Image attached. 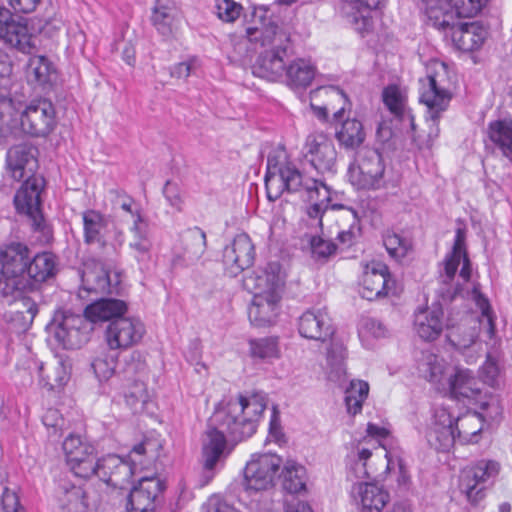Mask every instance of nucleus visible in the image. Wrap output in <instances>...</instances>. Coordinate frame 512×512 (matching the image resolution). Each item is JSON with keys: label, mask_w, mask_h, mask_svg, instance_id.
<instances>
[{"label": "nucleus", "mask_w": 512, "mask_h": 512, "mask_svg": "<svg viewBox=\"0 0 512 512\" xmlns=\"http://www.w3.org/2000/svg\"><path fill=\"white\" fill-rule=\"evenodd\" d=\"M246 36L250 42L265 48L253 66L254 75L269 81L282 80L292 53L291 41L289 34L273 20L268 8H253L251 21L246 27Z\"/></svg>", "instance_id": "nucleus-1"}, {"label": "nucleus", "mask_w": 512, "mask_h": 512, "mask_svg": "<svg viewBox=\"0 0 512 512\" xmlns=\"http://www.w3.org/2000/svg\"><path fill=\"white\" fill-rule=\"evenodd\" d=\"M282 155L269 154L265 186L270 201L277 200L285 191L289 193L304 191L313 204L308 207L307 215L322 227V217L330 203V189L320 180L304 177L291 162L281 159Z\"/></svg>", "instance_id": "nucleus-2"}, {"label": "nucleus", "mask_w": 512, "mask_h": 512, "mask_svg": "<svg viewBox=\"0 0 512 512\" xmlns=\"http://www.w3.org/2000/svg\"><path fill=\"white\" fill-rule=\"evenodd\" d=\"M127 311L125 301L115 298H102L88 305L84 315L70 310L57 311L50 324L56 341L64 349H77L88 339L92 330L89 322L109 321L122 318Z\"/></svg>", "instance_id": "nucleus-3"}, {"label": "nucleus", "mask_w": 512, "mask_h": 512, "mask_svg": "<svg viewBox=\"0 0 512 512\" xmlns=\"http://www.w3.org/2000/svg\"><path fill=\"white\" fill-rule=\"evenodd\" d=\"M84 242L86 244H97L103 252L99 255L98 262L101 265L99 271L90 269L85 264L82 273V285L88 292L113 293L115 287L111 284L110 269L117 262V251L113 244L105 241L107 221L102 214L95 210H87L82 214Z\"/></svg>", "instance_id": "nucleus-4"}, {"label": "nucleus", "mask_w": 512, "mask_h": 512, "mask_svg": "<svg viewBox=\"0 0 512 512\" xmlns=\"http://www.w3.org/2000/svg\"><path fill=\"white\" fill-rule=\"evenodd\" d=\"M256 292L248 310V317L256 327H269L276 323L281 311L284 276L280 264L268 263L264 270L250 278Z\"/></svg>", "instance_id": "nucleus-5"}, {"label": "nucleus", "mask_w": 512, "mask_h": 512, "mask_svg": "<svg viewBox=\"0 0 512 512\" xmlns=\"http://www.w3.org/2000/svg\"><path fill=\"white\" fill-rule=\"evenodd\" d=\"M265 409L266 399L263 395L239 396L230 399L224 407L218 409L213 421L233 440L242 441L256 432L258 421Z\"/></svg>", "instance_id": "nucleus-6"}, {"label": "nucleus", "mask_w": 512, "mask_h": 512, "mask_svg": "<svg viewBox=\"0 0 512 512\" xmlns=\"http://www.w3.org/2000/svg\"><path fill=\"white\" fill-rule=\"evenodd\" d=\"M31 248L20 241H11L0 246V291L9 301L21 298V286L27 272Z\"/></svg>", "instance_id": "nucleus-7"}, {"label": "nucleus", "mask_w": 512, "mask_h": 512, "mask_svg": "<svg viewBox=\"0 0 512 512\" xmlns=\"http://www.w3.org/2000/svg\"><path fill=\"white\" fill-rule=\"evenodd\" d=\"M26 270L27 272L23 279L27 283L21 286V298H18L25 310L16 311V316H21L24 319V329L32 324L34 317L38 313L37 304L24 295L37 290L42 283L56 276L58 271L57 257L52 252L42 251L33 253L31 250Z\"/></svg>", "instance_id": "nucleus-8"}, {"label": "nucleus", "mask_w": 512, "mask_h": 512, "mask_svg": "<svg viewBox=\"0 0 512 512\" xmlns=\"http://www.w3.org/2000/svg\"><path fill=\"white\" fill-rule=\"evenodd\" d=\"M466 236V227L459 223V226L455 230V239L452 250L446 255L445 259L440 264L438 277L440 286L437 289V293L444 302L453 300L461 290L460 284L455 282L456 272L461 260L463 265L459 272V276L464 282H467L470 279L471 266L466 251Z\"/></svg>", "instance_id": "nucleus-9"}, {"label": "nucleus", "mask_w": 512, "mask_h": 512, "mask_svg": "<svg viewBox=\"0 0 512 512\" xmlns=\"http://www.w3.org/2000/svg\"><path fill=\"white\" fill-rule=\"evenodd\" d=\"M349 182L358 190H379L385 187V165L378 150L359 148L347 170Z\"/></svg>", "instance_id": "nucleus-10"}, {"label": "nucleus", "mask_w": 512, "mask_h": 512, "mask_svg": "<svg viewBox=\"0 0 512 512\" xmlns=\"http://www.w3.org/2000/svg\"><path fill=\"white\" fill-rule=\"evenodd\" d=\"M44 187L43 176L28 177L17 190L13 201L17 212L28 217L33 230L41 232L48 239L51 231L41 211V193Z\"/></svg>", "instance_id": "nucleus-11"}, {"label": "nucleus", "mask_w": 512, "mask_h": 512, "mask_svg": "<svg viewBox=\"0 0 512 512\" xmlns=\"http://www.w3.org/2000/svg\"><path fill=\"white\" fill-rule=\"evenodd\" d=\"M501 465L492 459H481L462 471L460 488L467 500L477 504L485 497L486 484L493 483L498 477Z\"/></svg>", "instance_id": "nucleus-12"}, {"label": "nucleus", "mask_w": 512, "mask_h": 512, "mask_svg": "<svg viewBox=\"0 0 512 512\" xmlns=\"http://www.w3.org/2000/svg\"><path fill=\"white\" fill-rule=\"evenodd\" d=\"M443 81V75L440 73H429L424 78L419 79V101L426 106V117L433 122L436 135L439 131L436 122L448 108L452 98Z\"/></svg>", "instance_id": "nucleus-13"}, {"label": "nucleus", "mask_w": 512, "mask_h": 512, "mask_svg": "<svg viewBox=\"0 0 512 512\" xmlns=\"http://www.w3.org/2000/svg\"><path fill=\"white\" fill-rule=\"evenodd\" d=\"M21 129L32 137H46L56 126V112L51 101L33 100L21 114Z\"/></svg>", "instance_id": "nucleus-14"}, {"label": "nucleus", "mask_w": 512, "mask_h": 512, "mask_svg": "<svg viewBox=\"0 0 512 512\" xmlns=\"http://www.w3.org/2000/svg\"><path fill=\"white\" fill-rule=\"evenodd\" d=\"M281 463L276 454L253 455L244 469L246 489L262 491L272 487Z\"/></svg>", "instance_id": "nucleus-15"}, {"label": "nucleus", "mask_w": 512, "mask_h": 512, "mask_svg": "<svg viewBox=\"0 0 512 512\" xmlns=\"http://www.w3.org/2000/svg\"><path fill=\"white\" fill-rule=\"evenodd\" d=\"M67 465L75 476L90 478L94 476L96 464L95 447L79 435H69L63 442Z\"/></svg>", "instance_id": "nucleus-16"}, {"label": "nucleus", "mask_w": 512, "mask_h": 512, "mask_svg": "<svg viewBox=\"0 0 512 512\" xmlns=\"http://www.w3.org/2000/svg\"><path fill=\"white\" fill-rule=\"evenodd\" d=\"M452 325L451 318H445L443 305L440 301L430 306L418 309L414 314V328L417 335L425 341H434L439 338L443 330H449Z\"/></svg>", "instance_id": "nucleus-17"}, {"label": "nucleus", "mask_w": 512, "mask_h": 512, "mask_svg": "<svg viewBox=\"0 0 512 512\" xmlns=\"http://www.w3.org/2000/svg\"><path fill=\"white\" fill-rule=\"evenodd\" d=\"M145 333L138 319L122 317L112 320L105 331L108 348L112 351L127 349L137 344Z\"/></svg>", "instance_id": "nucleus-18"}, {"label": "nucleus", "mask_w": 512, "mask_h": 512, "mask_svg": "<svg viewBox=\"0 0 512 512\" xmlns=\"http://www.w3.org/2000/svg\"><path fill=\"white\" fill-rule=\"evenodd\" d=\"M305 157L311 165L321 173L334 171L337 152L333 142L322 132H314L307 136Z\"/></svg>", "instance_id": "nucleus-19"}, {"label": "nucleus", "mask_w": 512, "mask_h": 512, "mask_svg": "<svg viewBox=\"0 0 512 512\" xmlns=\"http://www.w3.org/2000/svg\"><path fill=\"white\" fill-rule=\"evenodd\" d=\"M93 469L101 481L119 489H126L134 474L132 464L114 454L97 459Z\"/></svg>", "instance_id": "nucleus-20"}, {"label": "nucleus", "mask_w": 512, "mask_h": 512, "mask_svg": "<svg viewBox=\"0 0 512 512\" xmlns=\"http://www.w3.org/2000/svg\"><path fill=\"white\" fill-rule=\"evenodd\" d=\"M255 260V247L246 233L236 235L232 243L224 248L223 263L230 276L251 267Z\"/></svg>", "instance_id": "nucleus-21"}, {"label": "nucleus", "mask_w": 512, "mask_h": 512, "mask_svg": "<svg viewBox=\"0 0 512 512\" xmlns=\"http://www.w3.org/2000/svg\"><path fill=\"white\" fill-rule=\"evenodd\" d=\"M0 39L22 53H30L33 48L32 36L24 19L13 16L3 7H0Z\"/></svg>", "instance_id": "nucleus-22"}, {"label": "nucleus", "mask_w": 512, "mask_h": 512, "mask_svg": "<svg viewBox=\"0 0 512 512\" xmlns=\"http://www.w3.org/2000/svg\"><path fill=\"white\" fill-rule=\"evenodd\" d=\"M396 282L392 279L389 269L382 262L367 265L363 275L360 295L369 301L385 297L395 289Z\"/></svg>", "instance_id": "nucleus-23"}, {"label": "nucleus", "mask_w": 512, "mask_h": 512, "mask_svg": "<svg viewBox=\"0 0 512 512\" xmlns=\"http://www.w3.org/2000/svg\"><path fill=\"white\" fill-rule=\"evenodd\" d=\"M165 489V483L158 477L142 478L134 486L128 497L127 506L130 512H154L160 502V496Z\"/></svg>", "instance_id": "nucleus-24"}, {"label": "nucleus", "mask_w": 512, "mask_h": 512, "mask_svg": "<svg viewBox=\"0 0 512 512\" xmlns=\"http://www.w3.org/2000/svg\"><path fill=\"white\" fill-rule=\"evenodd\" d=\"M37 155V147L31 144H19L11 147L7 153V166L11 177L15 181H21L24 178L39 176L36 174Z\"/></svg>", "instance_id": "nucleus-25"}, {"label": "nucleus", "mask_w": 512, "mask_h": 512, "mask_svg": "<svg viewBox=\"0 0 512 512\" xmlns=\"http://www.w3.org/2000/svg\"><path fill=\"white\" fill-rule=\"evenodd\" d=\"M131 237L128 247L131 256L137 261L141 271L149 269L152 263L153 243L149 234L147 223L140 213H136V219L130 228Z\"/></svg>", "instance_id": "nucleus-26"}, {"label": "nucleus", "mask_w": 512, "mask_h": 512, "mask_svg": "<svg viewBox=\"0 0 512 512\" xmlns=\"http://www.w3.org/2000/svg\"><path fill=\"white\" fill-rule=\"evenodd\" d=\"M299 334L307 339L326 341L334 334L332 320L326 308L309 309L298 321Z\"/></svg>", "instance_id": "nucleus-27"}, {"label": "nucleus", "mask_w": 512, "mask_h": 512, "mask_svg": "<svg viewBox=\"0 0 512 512\" xmlns=\"http://www.w3.org/2000/svg\"><path fill=\"white\" fill-rule=\"evenodd\" d=\"M427 439L431 447L438 451H449L458 441L454 419L445 408L436 409L434 420L428 431Z\"/></svg>", "instance_id": "nucleus-28"}, {"label": "nucleus", "mask_w": 512, "mask_h": 512, "mask_svg": "<svg viewBox=\"0 0 512 512\" xmlns=\"http://www.w3.org/2000/svg\"><path fill=\"white\" fill-rule=\"evenodd\" d=\"M487 32L476 22H462L457 19L448 31V37L462 51L479 49L486 38Z\"/></svg>", "instance_id": "nucleus-29"}, {"label": "nucleus", "mask_w": 512, "mask_h": 512, "mask_svg": "<svg viewBox=\"0 0 512 512\" xmlns=\"http://www.w3.org/2000/svg\"><path fill=\"white\" fill-rule=\"evenodd\" d=\"M419 9L427 25L442 31L445 37H448V31L457 20L450 3L442 0H421Z\"/></svg>", "instance_id": "nucleus-30"}, {"label": "nucleus", "mask_w": 512, "mask_h": 512, "mask_svg": "<svg viewBox=\"0 0 512 512\" xmlns=\"http://www.w3.org/2000/svg\"><path fill=\"white\" fill-rule=\"evenodd\" d=\"M451 398L458 401L476 400L481 390L469 369L454 368L446 381Z\"/></svg>", "instance_id": "nucleus-31"}, {"label": "nucleus", "mask_w": 512, "mask_h": 512, "mask_svg": "<svg viewBox=\"0 0 512 512\" xmlns=\"http://www.w3.org/2000/svg\"><path fill=\"white\" fill-rule=\"evenodd\" d=\"M225 430L211 427L206 431L203 443L204 474L209 480L214 476V467L222 456L226 447Z\"/></svg>", "instance_id": "nucleus-32"}, {"label": "nucleus", "mask_w": 512, "mask_h": 512, "mask_svg": "<svg viewBox=\"0 0 512 512\" xmlns=\"http://www.w3.org/2000/svg\"><path fill=\"white\" fill-rule=\"evenodd\" d=\"M179 21L180 10L173 0H156L152 13V23L162 36H172Z\"/></svg>", "instance_id": "nucleus-33"}, {"label": "nucleus", "mask_w": 512, "mask_h": 512, "mask_svg": "<svg viewBox=\"0 0 512 512\" xmlns=\"http://www.w3.org/2000/svg\"><path fill=\"white\" fill-rule=\"evenodd\" d=\"M453 369L444 359L431 352H423L417 365L418 373L422 378L441 386L445 385V379L449 378Z\"/></svg>", "instance_id": "nucleus-34"}, {"label": "nucleus", "mask_w": 512, "mask_h": 512, "mask_svg": "<svg viewBox=\"0 0 512 512\" xmlns=\"http://www.w3.org/2000/svg\"><path fill=\"white\" fill-rule=\"evenodd\" d=\"M352 494L359 497L362 512H381L389 500V494L383 488L371 483L355 485Z\"/></svg>", "instance_id": "nucleus-35"}, {"label": "nucleus", "mask_w": 512, "mask_h": 512, "mask_svg": "<svg viewBox=\"0 0 512 512\" xmlns=\"http://www.w3.org/2000/svg\"><path fill=\"white\" fill-rule=\"evenodd\" d=\"M315 67L307 60L298 58L287 65L282 80L293 90L307 88L315 77Z\"/></svg>", "instance_id": "nucleus-36"}, {"label": "nucleus", "mask_w": 512, "mask_h": 512, "mask_svg": "<svg viewBox=\"0 0 512 512\" xmlns=\"http://www.w3.org/2000/svg\"><path fill=\"white\" fill-rule=\"evenodd\" d=\"M386 0H355L354 12H347V19L353 28L360 34L368 32L373 25L371 11L380 9Z\"/></svg>", "instance_id": "nucleus-37"}, {"label": "nucleus", "mask_w": 512, "mask_h": 512, "mask_svg": "<svg viewBox=\"0 0 512 512\" xmlns=\"http://www.w3.org/2000/svg\"><path fill=\"white\" fill-rule=\"evenodd\" d=\"M454 426L460 444L477 443L483 428V416L479 412H468L454 419Z\"/></svg>", "instance_id": "nucleus-38"}, {"label": "nucleus", "mask_w": 512, "mask_h": 512, "mask_svg": "<svg viewBox=\"0 0 512 512\" xmlns=\"http://www.w3.org/2000/svg\"><path fill=\"white\" fill-rule=\"evenodd\" d=\"M480 322L471 320L470 322H463L457 326H450L446 337L448 342L457 350H465L470 348L479 337Z\"/></svg>", "instance_id": "nucleus-39"}, {"label": "nucleus", "mask_w": 512, "mask_h": 512, "mask_svg": "<svg viewBox=\"0 0 512 512\" xmlns=\"http://www.w3.org/2000/svg\"><path fill=\"white\" fill-rule=\"evenodd\" d=\"M335 137L345 149H359L366 138V133L361 121L356 118L346 119L336 130Z\"/></svg>", "instance_id": "nucleus-40"}, {"label": "nucleus", "mask_w": 512, "mask_h": 512, "mask_svg": "<svg viewBox=\"0 0 512 512\" xmlns=\"http://www.w3.org/2000/svg\"><path fill=\"white\" fill-rule=\"evenodd\" d=\"M346 348L344 344L332 339L327 349L328 378L334 382H342L346 376Z\"/></svg>", "instance_id": "nucleus-41"}, {"label": "nucleus", "mask_w": 512, "mask_h": 512, "mask_svg": "<svg viewBox=\"0 0 512 512\" xmlns=\"http://www.w3.org/2000/svg\"><path fill=\"white\" fill-rule=\"evenodd\" d=\"M54 74V67L45 56H34L29 59L27 66V78L29 82L45 87L51 84Z\"/></svg>", "instance_id": "nucleus-42"}, {"label": "nucleus", "mask_w": 512, "mask_h": 512, "mask_svg": "<svg viewBox=\"0 0 512 512\" xmlns=\"http://www.w3.org/2000/svg\"><path fill=\"white\" fill-rule=\"evenodd\" d=\"M490 140L501 150L506 157L512 155V121L497 120L488 126Z\"/></svg>", "instance_id": "nucleus-43"}, {"label": "nucleus", "mask_w": 512, "mask_h": 512, "mask_svg": "<svg viewBox=\"0 0 512 512\" xmlns=\"http://www.w3.org/2000/svg\"><path fill=\"white\" fill-rule=\"evenodd\" d=\"M181 241L185 254L192 261L200 259L206 250V233L199 227L187 229Z\"/></svg>", "instance_id": "nucleus-44"}, {"label": "nucleus", "mask_w": 512, "mask_h": 512, "mask_svg": "<svg viewBox=\"0 0 512 512\" xmlns=\"http://www.w3.org/2000/svg\"><path fill=\"white\" fill-rule=\"evenodd\" d=\"M283 488L291 494H296L306 489V469L295 462H287L283 472Z\"/></svg>", "instance_id": "nucleus-45"}, {"label": "nucleus", "mask_w": 512, "mask_h": 512, "mask_svg": "<svg viewBox=\"0 0 512 512\" xmlns=\"http://www.w3.org/2000/svg\"><path fill=\"white\" fill-rule=\"evenodd\" d=\"M45 372L46 369L41 365L39 367L40 383L49 390L62 388L70 377L69 367L62 360L57 361V364L50 368L46 374Z\"/></svg>", "instance_id": "nucleus-46"}, {"label": "nucleus", "mask_w": 512, "mask_h": 512, "mask_svg": "<svg viewBox=\"0 0 512 512\" xmlns=\"http://www.w3.org/2000/svg\"><path fill=\"white\" fill-rule=\"evenodd\" d=\"M369 393V385L362 380H352L345 391V404L351 415L361 412L362 405Z\"/></svg>", "instance_id": "nucleus-47"}, {"label": "nucleus", "mask_w": 512, "mask_h": 512, "mask_svg": "<svg viewBox=\"0 0 512 512\" xmlns=\"http://www.w3.org/2000/svg\"><path fill=\"white\" fill-rule=\"evenodd\" d=\"M117 356V353L110 349L101 348L97 351L91 367L99 381L108 380L114 374Z\"/></svg>", "instance_id": "nucleus-48"}, {"label": "nucleus", "mask_w": 512, "mask_h": 512, "mask_svg": "<svg viewBox=\"0 0 512 512\" xmlns=\"http://www.w3.org/2000/svg\"><path fill=\"white\" fill-rule=\"evenodd\" d=\"M250 352L253 357L262 360L277 358L279 356L278 343L274 338H261L250 341Z\"/></svg>", "instance_id": "nucleus-49"}, {"label": "nucleus", "mask_w": 512, "mask_h": 512, "mask_svg": "<svg viewBox=\"0 0 512 512\" xmlns=\"http://www.w3.org/2000/svg\"><path fill=\"white\" fill-rule=\"evenodd\" d=\"M489 0H449L455 17L470 18L477 15Z\"/></svg>", "instance_id": "nucleus-50"}, {"label": "nucleus", "mask_w": 512, "mask_h": 512, "mask_svg": "<svg viewBox=\"0 0 512 512\" xmlns=\"http://www.w3.org/2000/svg\"><path fill=\"white\" fill-rule=\"evenodd\" d=\"M383 101L389 111L398 118L406 114L404 99L396 86H388L383 91Z\"/></svg>", "instance_id": "nucleus-51"}, {"label": "nucleus", "mask_w": 512, "mask_h": 512, "mask_svg": "<svg viewBox=\"0 0 512 512\" xmlns=\"http://www.w3.org/2000/svg\"><path fill=\"white\" fill-rule=\"evenodd\" d=\"M149 395L142 381H135L125 393V401L133 410L142 409L148 402Z\"/></svg>", "instance_id": "nucleus-52"}, {"label": "nucleus", "mask_w": 512, "mask_h": 512, "mask_svg": "<svg viewBox=\"0 0 512 512\" xmlns=\"http://www.w3.org/2000/svg\"><path fill=\"white\" fill-rule=\"evenodd\" d=\"M383 244L389 255L395 259L405 257L410 249V243L396 233H387Z\"/></svg>", "instance_id": "nucleus-53"}, {"label": "nucleus", "mask_w": 512, "mask_h": 512, "mask_svg": "<svg viewBox=\"0 0 512 512\" xmlns=\"http://www.w3.org/2000/svg\"><path fill=\"white\" fill-rule=\"evenodd\" d=\"M312 257L318 261H327L336 253L337 246L330 240L320 236H314L310 240Z\"/></svg>", "instance_id": "nucleus-54"}, {"label": "nucleus", "mask_w": 512, "mask_h": 512, "mask_svg": "<svg viewBox=\"0 0 512 512\" xmlns=\"http://www.w3.org/2000/svg\"><path fill=\"white\" fill-rule=\"evenodd\" d=\"M371 455V451L366 448L358 449L357 452L352 455L350 473H352L355 478L366 479L370 477L367 461L370 459Z\"/></svg>", "instance_id": "nucleus-55"}, {"label": "nucleus", "mask_w": 512, "mask_h": 512, "mask_svg": "<svg viewBox=\"0 0 512 512\" xmlns=\"http://www.w3.org/2000/svg\"><path fill=\"white\" fill-rule=\"evenodd\" d=\"M65 498L63 501L73 506L75 510L79 511L87 507L85 492L82 487L71 485L69 487H63Z\"/></svg>", "instance_id": "nucleus-56"}, {"label": "nucleus", "mask_w": 512, "mask_h": 512, "mask_svg": "<svg viewBox=\"0 0 512 512\" xmlns=\"http://www.w3.org/2000/svg\"><path fill=\"white\" fill-rule=\"evenodd\" d=\"M499 376V367L496 360L490 355L487 354V358L485 363L482 365L480 369V377L484 383L487 385L494 387L497 385Z\"/></svg>", "instance_id": "nucleus-57"}, {"label": "nucleus", "mask_w": 512, "mask_h": 512, "mask_svg": "<svg viewBox=\"0 0 512 512\" xmlns=\"http://www.w3.org/2000/svg\"><path fill=\"white\" fill-rule=\"evenodd\" d=\"M241 9V5L232 0H221L217 4V15L225 22H233L239 17Z\"/></svg>", "instance_id": "nucleus-58"}, {"label": "nucleus", "mask_w": 512, "mask_h": 512, "mask_svg": "<svg viewBox=\"0 0 512 512\" xmlns=\"http://www.w3.org/2000/svg\"><path fill=\"white\" fill-rule=\"evenodd\" d=\"M163 194L172 207L178 211L182 210L183 198L181 190L176 183L167 181L163 188Z\"/></svg>", "instance_id": "nucleus-59"}, {"label": "nucleus", "mask_w": 512, "mask_h": 512, "mask_svg": "<svg viewBox=\"0 0 512 512\" xmlns=\"http://www.w3.org/2000/svg\"><path fill=\"white\" fill-rule=\"evenodd\" d=\"M480 409L483 411V419L496 420L501 416L502 407L500 406L499 400L490 396L488 400L480 402Z\"/></svg>", "instance_id": "nucleus-60"}, {"label": "nucleus", "mask_w": 512, "mask_h": 512, "mask_svg": "<svg viewBox=\"0 0 512 512\" xmlns=\"http://www.w3.org/2000/svg\"><path fill=\"white\" fill-rule=\"evenodd\" d=\"M43 424L48 428L52 429L53 433L56 434L61 431L64 426V419L57 409L49 408L46 410L42 417Z\"/></svg>", "instance_id": "nucleus-61"}, {"label": "nucleus", "mask_w": 512, "mask_h": 512, "mask_svg": "<svg viewBox=\"0 0 512 512\" xmlns=\"http://www.w3.org/2000/svg\"><path fill=\"white\" fill-rule=\"evenodd\" d=\"M4 512H19L22 507L15 491L4 488L1 499Z\"/></svg>", "instance_id": "nucleus-62"}, {"label": "nucleus", "mask_w": 512, "mask_h": 512, "mask_svg": "<svg viewBox=\"0 0 512 512\" xmlns=\"http://www.w3.org/2000/svg\"><path fill=\"white\" fill-rule=\"evenodd\" d=\"M195 67H196L195 59H190V60H187L184 62H180V63L174 65L170 69V75H171V77H174L177 79H186L194 71Z\"/></svg>", "instance_id": "nucleus-63"}, {"label": "nucleus", "mask_w": 512, "mask_h": 512, "mask_svg": "<svg viewBox=\"0 0 512 512\" xmlns=\"http://www.w3.org/2000/svg\"><path fill=\"white\" fill-rule=\"evenodd\" d=\"M362 327L375 338L384 337L386 334L385 326L379 320L374 318L365 319Z\"/></svg>", "instance_id": "nucleus-64"}]
</instances>
